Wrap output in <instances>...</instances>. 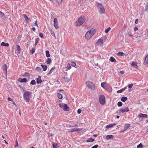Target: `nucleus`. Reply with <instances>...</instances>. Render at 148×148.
<instances>
[{
  "instance_id": "obj_1",
  "label": "nucleus",
  "mask_w": 148,
  "mask_h": 148,
  "mask_svg": "<svg viewBox=\"0 0 148 148\" xmlns=\"http://www.w3.org/2000/svg\"><path fill=\"white\" fill-rule=\"evenodd\" d=\"M25 91L23 95V97L25 100L27 102H29L30 99V95L32 92L28 91Z\"/></svg>"
},
{
  "instance_id": "obj_2",
  "label": "nucleus",
  "mask_w": 148,
  "mask_h": 148,
  "mask_svg": "<svg viewBox=\"0 0 148 148\" xmlns=\"http://www.w3.org/2000/svg\"><path fill=\"white\" fill-rule=\"evenodd\" d=\"M86 19L84 16H82L80 17L76 22L75 24L77 26H80L82 25L85 21Z\"/></svg>"
},
{
  "instance_id": "obj_3",
  "label": "nucleus",
  "mask_w": 148,
  "mask_h": 148,
  "mask_svg": "<svg viewBox=\"0 0 148 148\" xmlns=\"http://www.w3.org/2000/svg\"><path fill=\"white\" fill-rule=\"evenodd\" d=\"M95 32V31L94 30H93L92 29L89 31L87 32L85 35V38L87 39H89L92 37Z\"/></svg>"
},
{
  "instance_id": "obj_4",
  "label": "nucleus",
  "mask_w": 148,
  "mask_h": 148,
  "mask_svg": "<svg viewBox=\"0 0 148 148\" xmlns=\"http://www.w3.org/2000/svg\"><path fill=\"white\" fill-rule=\"evenodd\" d=\"M98 6V10L100 14H103L105 12V9L102 4L101 3H97Z\"/></svg>"
},
{
  "instance_id": "obj_5",
  "label": "nucleus",
  "mask_w": 148,
  "mask_h": 148,
  "mask_svg": "<svg viewBox=\"0 0 148 148\" xmlns=\"http://www.w3.org/2000/svg\"><path fill=\"white\" fill-rule=\"evenodd\" d=\"M86 85L90 89L94 90L95 89V86L93 82L90 81L86 82Z\"/></svg>"
},
{
  "instance_id": "obj_6",
  "label": "nucleus",
  "mask_w": 148,
  "mask_h": 148,
  "mask_svg": "<svg viewBox=\"0 0 148 148\" xmlns=\"http://www.w3.org/2000/svg\"><path fill=\"white\" fill-rule=\"evenodd\" d=\"M59 106L64 111H68L70 110L69 107L67 106V105L66 104H63V103H60Z\"/></svg>"
},
{
  "instance_id": "obj_7",
  "label": "nucleus",
  "mask_w": 148,
  "mask_h": 148,
  "mask_svg": "<svg viewBox=\"0 0 148 148\" xmlns=\"http://www.w3.org/2000/svg\"><path fill=\"white\" fill-rule=\"evenodd\" d=\"M100 103L102 105L104 104L105 102V98L104 95H100L99 96Z\"/></svg>"
},
{
  "instance_id": "obj_8",
  "label": "nucleus",
  "mask_w": 148,
  "mask_h": 148,
  "mask_svg": "<svg viewBox=\"0 0 148 148\" xmlns=\"http://www.w3.org/2000/svg\"><path fill=\"white\" fill-rule=\"evenodd\" d=\"M53 25L56 29L59 28V26L58 23V20L56 18H55L53 20Z\"/></svg>"
},
{
  "instance_id": "obj_9",
  "label": "nucleus",
  "mask_w": 148,
  "mask_h": 148,
  "mask_svg": "<svg viewBox=\"0 0 148 148\" xmlns=\"http://www.w3.org/2000/svg\"><path fill=\"white\" fill-rule=\"evenodd\" d=\"M122 113H123L124 112H127L129 111V110L128 107H125L123 108H121Z\"/></svg>"
},
{
  "instance_id": "obj_10",
  "label": "nucleus",
  "mask_w": 148,
  "mask_h": 148,
  "mask_svg": "<svg viewBox=\"0 0 148 148\" xmlns=\"http://www.w3.org/2000/svg\"><path fill=\"white\" fill-rule=\"evenodd\" d=\"M106 86L104 89L109 92H111L112 90V88L108 84L106 85Z\"/></svg>"
},
{
  "instance_id": "obj_11",
  "label": "nucleus",
  "mask_w": 148,
  "mask_h": 148,
  "mask_svg": "<svg viewBox=\"0 0 148 148\" xmlns=\"http://www.w3.org/2000/svg\"><path fill=\"white\" fill-rule=\"evenodd\" d=\"M138 116L140 118H147L148 116L146 114H143L142 113H140L138 115Z\"/></svg>"
},
{
  "instance_id": "obj_12",
  "label": "nucleus",
  "mask_w": 148,
  "mask_h": 148,
  "mask_svg": "<svg viewBox=\"0 0 148 148\" xmlns=\"http://www.w3.org/2000/svg\"><path fill=\"white\" fill-rule=\"evenodd\" d=\"M18 81L21 83H25L27 82V79L25 78H19Z\"/></svg>"
},
{
  "instance_id": "obj_13",
  "label": "nucleus",
  "mask_w": 148,
  "mask_h": 148,
  "mask_svg": "<svg viewBox=\"0 0 148 148\" xmlns=\"http://www.w3.org/2000/svg\"><path fill=\"white\" fill-rule=\"evenodd\" d=\"M81 130V129L80 128H73L70 129V131H69V132H70L71 133H72L75 132L80 131Z\"/></svg>"
},
{
  "instance_id": "obj_14",
  "label": "nucleus",
  "mask_w": 148,
  "mask_h": 148,
  "mask_svg": "<svg viewBox=\"0 0 148 148\" xmlns=\"http://www.w3.org/2000/svg\"><path fill=\"white\" fill-rule=\"evenodd\" d=\"M113 138L114 136L111 135H108L106 137V138L107 140L113 139Z\"/></svg>"
},
{
  "instance_id": "obj_15",
  "label": "nucleus",
  "mask_w": 148,
  "mask_h": 148,
  "mask_svg": "<svg viewBox=\"0 0 148 148\" xmlns=\"http://www.w3.org/2000/svg\"><path fill=\"white\" fill-rule=\"evenodd\" d=\"M130 126V124H126L124 126V130L122 131L124 132L127 129L129 128Z\"/></svg>"
},
{
  "instance_id": "obj_16",
  "label": "nucleus",
  "mask_w": 148,
  "mask_h": 148,
  "mask_svg": "<svg viewBox=\"0 0 148 148\" xmlns=\"http://www.w3.org/2000/svg\"><path fill=\"white\" fill-rule=\"evenodd\" d=\"M116 125L115 123H113L112 124H110L106 125V128L108 129L109 128H111L113 126H115Z\"/></svg>"
},
{
  "instance_id": "obj_17",
  "label": "nucleus",
  "mask_w": 148,
  "mask_h": 148,
  "mask_svg": "<svg viewBox=\"0 0 148 148\" xmlns=\"http://www.w3.org/2000/svg\"><path fill=\"white\" fill-rule=\"evenodd\" d=\"M3 70L4 71H5V74L6 75H7V67L6 64H4L3 65Z\"/></svg>"
},
{
  "instance_id": "obj_18",
  "label": "nucleus",
  "mask_w": 148,
  "mask_h": 148,
  "mask_svg": "<svg viewBox=\"0 0 148 148\" xmlns=\"http://www.w3.org/2000/svg\"><path fill=\"white\" fill-rule=\"evenodd\" d=\"M127 88V86L121 89L120 90H118L117 91V93H121L123 92Z\"/></svg>"
},
{
  "instance_id": "obj_19",
  "label": "nucleus",
  "mask_w": 148,
  "mask_h": 148,
  "mask_svg": "<svg viewBox=\"0 0 148 148\" xmlns=\"http://www.w3.org/2000/svg\"><path fill=\"white\" fill-rule=\"evenodd\" d=\"M37 80V83L38 84L41 83L42 82V80L41 79V77L40 76H38V78L36 79Z\"/></svg>"
},
{
  "instance_id": "obj_20",
  "label": "nucleus",
  "mask_w": 148,
  "mask_h": 148,
  "mask_svg": "<svg viewBox=\"0 0 148 148\" xmlns=\"http://www.w3.org/2000/svg\"><path fill=\"white\" fill-rule=\"evenodd\" d=\"M131 66L134 68H136L138 67L137 62H133L131 64Z\"/></svg>"
},
{
  "instance_id": "obj_21",
  "label": "nucleus",
  "mask_w": 148,
  "mask_h": 148,
  "mask_svg": "<svg viewBox=\"0 0 148 148\" xmlns=\"http://www.w3.org/2000/svg\"><path fill=\"white\" fill-rule=\"evenodd\" d=\"M55 69V67H54L53 68H52L50 70L49 72L47 73V75L49 76L50 74H51L52 72Z\"/></svg>"
},
{
  "instance_id": "obj_22",
  "label": "nucleus",
  "mask_w": 148,
  "mask_h": 148,
  "mask_svg": "<svg viewBox=\"0 0 148 148\" xmlns=\"http://www.w3.org/2000/svg\"><path fill=\"white\" fill-rule=\"evenodd\" d=\"M1 45L3 46L8 47L9 44L8 43H5L4 42H3L1 43Z\"/></svg>"
},
{
  "instance_id": "obj_23",
  "label": "nucleus",
  "mask_w": 148,
  "mask_h": 148,
  "mask_svg": "<svg viewBox=\"0 0 148 148\" xmlns=\"http://www.w3.org/2000/svg\"><path fill=\"white\" fill-rule=\"evenodd\" d=\"M128 99L127 97H122L121 99V101L123 102H124L127 100Z\"/></svg>"
},
{
  "instance_id": "obj_24",
  "label": "nucleus",
  "mask_w": 148,
  "mask_h": 148,
  "mask_svg": "<svg viewBox=\"0 0 148 148\" xmlns=\"http://www.w3.org/2000/svg\"><path fill=\"white\" fill-rule=\"evenodd\" d=\"M52 145L53 146V148H58V144L56 143H52Z\"/></svg>"
},
{
  "instance_id": "obj_25",
  "label": "nucleus",
  "mask_w": 148,
  "mask_h": 148,
  "mask_svg": "<svg viewBox=\"0 0 148 148\" xmlns=\"http://www.w3.org/2000/svg\"><path fill=\"white\" fill-rule=\"evenodd\" d=\"M41 66L43 69V71H45L47 70V65L42 64Z\"/></svg>"
},
{
  "instance_id": "obj_26",
  "label": "nucleus",
  "mask_w": 148,
  "mask_h": 148,
  "mask_svg": "<svg viewBox=\"0 0 148 148\" xmlns=\"http://www.w3.org/2000/svg\"><path fill=\"white\" fill-rule=\"evenodd\" d=\"M49 31L51 35L53 36L55 38H56V36L54 31L51 29H50Z\"/></svg>"
},
{
  "instance_id": "obj_27",
  "label": "nucleus",
  "mask_w": 148,
  "mask_h": 148,
  "mask_svg": "<svg viewBox=\"0 0 148 148\" xmlns=\"http://www.w3.org/2000/svg\"><path fill=\"white\" fill-rule=\"evenodd\" d=\"M103 40L101 38L97 42V43L98 44L99 43L100 45H101V44H102V43H103Z\"/></svg>"
},
{
  "instance_id": "obj_28",
  "label": "nucleus",
  "mask_w": 148,
  "mask_h": 148,
  "mask_svg": "<svg viewBox=\"0 0 148 148\" xmlns=\"http://www.w3.org/2000/svg\"><path fill=\"white\" fill-rule=\"evenodd\" d=\"M95 140V139L92 138H88L86 140V142H93Z\"/></svg>"
},
{
  "instance_id": "obj_29",
  "label": "nucleus",
  "mask_w": 148,
  "mask_h": 148,
  "mask_svg": "<svg viewBox=\"0 0 148 148\" xmlns=\"http://www.w3.org/2000/svg\"><path fill=\"white\" fill-rule=\"evenodd\" d=\"M106 84L107 83L106 82H102L101 84V86L104 89L106 86H105Z\"/></svg>"
},
{
  "instance_id": "obj_30",
  "label": "nucleus",
  "mask_w": 148,
  "mask_h": 148,
  "mask_svg": "<svg viewBox=\"0 0 148 148\" xmlns=\"http://www.w3.org/2000/svg\"><path fill=\"white\" fill-rule=\"evenodd\" d=\"M109 60L112 62H116V59L113 57L112 56H111L110 57Z\"/></svg>"
},
{
  "instance_id": "obj_31",
  "label": "nucleus",
  "mask_w": 148,
  "mask_h": 148,
  "mask_svg": "<svg viewBox=\"0 0 148 148\" xmlns=\"http://www.w3.org/2000/svg\"><path fill=\"white\" fill-rule=\"evenodd\" d=\"M46 56L47 58H49L50 56V55L49 54V51L48 50H47L45 51Z\"/></svg>"
},
{
  "instance_id": "obj_32",
  "label": "nucleus",
  "mask_w": 148,
  "mask_h": 148,
  "mask_svg": "<svg viewBox=\"0 0 148 148\" xmlns=\"http://www.w3.org/2000/svg\"><path fill=\"white\" fill-rule=\"evenodd\" d=\"M17 53H19L21 52V48L19 45H17Z\"/></svg>"
},
{
  "instance_id": "obj_33",
  "label": "nucleus",
  "mask_w": 148,
  "mask_h": 148,
  "mask_svg": "<svg viewBox=\"0 0 148 148\" xmlns=\"http://www.w3.org/2000/svg\"><path fill=\"white\" fill-rule=\"evenodd\" d=\"M51 60L50 58H48L46 61L47 63L48 64H50L51 62Z\"/></svg>"
},
{
  "instance_id": "obj_34",
  "label": "nucleus",
  "mask_w": 148,
  "mask_h": 148,
  "mask_svg": "<svg viewBox=\"0 0 148 148\" xmlns=\"http://www.w3.org/2000/svg\"><path fill=\"white\" fill-rule=\"evenodd\" d=\"M144 63L145 64H147L148 63V55H147L146 57Z\"/></svg>"
},
{
  "instance_id": "obj_35",
  "label": "nucleus",
  "mask_w": 148,
  "mask_h": 148,
  "mask_svg": "<svg viewBox=\"0 0 148 148\" xmlns=\"http://www.w3.org/2000/svg\"><path fill=\"white\" fill-rule=\"evenodd\" d=\"M23 76L29 78L30 77L29 74V73L25 72Z\"/></svg>"
},
{
  "instance_id": "obj_36",
  "label": "nucleus",
  "mask_w": 148,
  "mask_h": 148,
  "mask_svg": "<svg viewBox=\"0 0 148 148\" xmlns=\"http://www.w3.org/2000/svg\"><path fill=\"white\" fill-rule=\"evenodd\" d=\"M57 97L60 99H61L63 97L62 95L59 93H57Z\"/></svg>"
},
{
  "instance_id": "obj_37",
  "label": "nucleus",
  "mask_w": 148,
  "mask_h": 148,
  "mask_svg": "<svg viewBox=\"0 0 148 148\" xmlns=\"http://www.w3.org/2000/svg\"><path fill=\"white\" fill-rule=\"evenodd\" d=\"M63 79L65 82H69V79L67 77H64L63 78Z\"/></svg>"
},
{
  "instance_id": "obj_38",
  "label": "nucleus",
  "mask_w": 148,
  "mask_h": 148,
  "mask_svg": "<svg viewBox=\"0 0 148 148\" xmlns=\"http://www.w3.org/2000/svg\"><path fill=\"white\" fill-rule=\"evenodd\" d=\"M123 53L122 52H119L117 53V55L118 56H123Z\"/></svg>"
},
{
  "instance_id": "obj_39",
  "label": "nucleus",
  "mask_w": 148,
  "mask_h": 148,
  "mask_svg": "<svg viewBox=\"0 0 148 148\" xmlns=\"http://www.w3.org/2000/svg\"><path fill=\"white\" fill-rule=\"evenodd\" d=\"M39 40V38H36L35 40V43L34 45V46H36L38 43V41Z\"/></svg>"
},
{
  "instance_id": "obj_40",
  "label": "nucleus",
  "mask_w": 148,
  "mask_h": 148,
  "mask_svg": "<svg viewBox=\"0 0 148 148\" xmlns=\"http://www.w3.org/2000/svg\"><path fill=\"white\" fill-rule=\"evenodd\" d=\"M36 84V81L34 79L32 80L30 82V84H31V85H35Z\"/></svg>"
},
{
  "instance_id": "obj_41",
  "label": "nucleus",
  "mask_w": 148,
  "mask_h": 148,
  "mask_svg": "<svg viewBox=\"0 0 148 148\" xmlns=\"http://www.w3.org/2000/svg\"><path fill=\"white\" fill-rule=\"evenodd\" d=\"M36 70L38 72H40L41 71V68L39 67H36Z\"/></svg>"
},
{
  "instance_id": "obj_42",
  "label": "nucleus",
  "mask_w": 148,
  "mask_h": 148,
  "mask_svg": "<svg viewBox=\"0 0 148 148\" xmlns=\"http://www.w3.org/2000/svg\"><path fill=\"white\" fill-rule=\"evenodd\" d=\"M143 145L141 143H140L137 146V148H143Z\"/></svg>"
},
{
  "instance_id": "obj_43",
  "label": "nucleus",
  "mask_w": 148,
  "mask_h": 148,
  "mask_svg": "<svg viewBox=\"0 0 148 148\" xmlns=\"http://www.w3.org/2000/svg\"><path fill=\"white\" fill-rule=\"evenodd\" d=\"M123 105V103L121 101H119L117 103V105L119 107H121Z\"/></svg>"
},
{
  "instance_id": "obj_44",
  "label": "nucleus",
  "mask_w": 148,
  "mask_h": 148,
  "mask_svg": "<svg viewBox=\"0 0 148 148\" xmlns=\"http://www.w3.org/2000/svg\"><path fill=\"white\" fill-rule=\"evenodd\" d=\"M71 65L73 67H75L76 65V63L74 62H71Z\"/></svg>"
},
{
  "instance_id": "obj_45",
  "label": "nucleus",
  "mask_w": 148,
  "mask_h": 148,
  "mask_svg": "<svg viewBox=\"0 0 148 148\" xmlns=\"http://www.w3.org/2000/svg\"><path fill=\"white\" fill-rule=\"evenodd\" d=\"M23 16L26 21H27L29 20L28 17L26 15L24 14H23Z\"/></svg>"
},
{
  "instance_id": "obj_46",
  "label": "nucleus",
  "mask_w": 148,
  "mask_h": 148,
  "mask_svg": "<svg viewBox=\"0 0 148 148\" xmlns=\"http://www.w3.org/2000/svg\"><path fill=\"white\" fill-rule=\"evenodd\" d=\"M121 113H122L121 111V108L119 110H117L116 112V114H120Z\"/></svg>"
},
{
  "instance_id": "obj_47",
  "label": "nucleus",
  "mask_w": 148,
  "mask_h": 148,
  "mask_svg": "<svg viewBox=\"0 0 148 148\" xmlns=\"http://www.w3.org/2000/svg\"><path fill=\"white\" fill-rule=\"evenodd\" d=\"M121 113H122L121 111V108L119 110H117L116 112V114H120Z\"/></svg>"
},
{
  "instance_id": "obj_48",
  "label": "nucleus",
  "mask_w": 148,
  "mask_h": 148,
  "mask_svg": "<svg viewBox=\"0 0 148 148\" xmlns=\"http://www.w3.org/2000/svg\"><path fill=\"white\" fill-rule=\"evenodd\" d=\"M111 28L110 27H108L106 29L105 32L106 33H108L110 30Z\"/></svg>"
},
{
  "instance_id": "obj_49",
  "label": "nucleus",
  "mask_w": 148,
  "mask_h": 148,
  "mask_svg": "<svg viewBox=\"0 0 148 148\" xmlns=\"http://www.w3.org/2000/svg\"><path fill=\"white\" fill-rule=\"evenodd\" d=\"M67 66L66 68L68 69H70L71 68V65L69 64H67Z\"/></svg>"
},
{
  "instance_id": "obj_50",
  "label": "nucleus",
  "mask_w": 148,
  "mask_h": 148,
  "mask_svg": "<svg viewBox=\"0 0 148 148\" xmlns=\"http://www.w3.org/2000/svg\"><path fill=\"white\" fill-rule=\"evenodd\" d=\"M62 0H57V3L58 4H60L62 3Z\"/></svg>"
},
{
  "instance_id": "obj_51",
  "label": "nucleus",
  "mask_w": 148,
  "mask_h": 148,
  "mask_svg": "<svg viewBox=\"0 0 148 148\" xmlns=\"http://www.w3.org/2000/svg\"><path fill=\"white\" fill-rule=\"evenodd\" d=\"M35 49L34 48H32L31 50V52L32 54H33L35 52Z\"/></svg>"
},
{
  "instance_id": "obj_52",
  "label": "nucleus",
  "mask_w": 148,
  "mask_h": 148,
  "mask_svg": "<svg viewBox=\"0 0 148 148\" xmlns=\"http://www.w3.org/2000/svg\"><path fill=\"white\" fill-rule=\"evenodd\" d=\"M0 16L1 17H3V16H4L5 15L2 12H1L0 11Z\"/></svg>"
},
{
  "instance_id": "obj_53",
  "label": "nucleus",
  "mask_w": 148,
  "mask_h": 148,
  "mask_svg": "<svg viewBox=\"0 0 148 148\" xmlns=\"http://www.w3.org/2000/svg\"><path fill=\"white\" fill-rule=\"evenodd\" d=\"M39 36L40 37L42 38H44V36L42 33H40L39 34Z\"/></svg>"
},
{
  "instance_id": "obj_54",
  "label": "nucleus",
  "mask_w": 148,
  "mask_h": 148,
  "mask_svg": "<svg viewBox=\"0 0 148 148\" xmlns=\"http://www.w3.org/2000/svg\"><path fill=\"white\" fill-rule=\"evenodd\" d=\"M133 86V84H131L128 85L127 86L129 88H132V86Z\"/></svg>"
},
{
  "instance_id": "obj_55",
  "label": "nucleus",
  "mask_w": 148,
  "mask_h": 148,
  "mask_svg": "<svg viewBox=\"0 0 148 148\" xmlns=\"http://www.w3.org/2000/svg\"><path fill=\"white\" fill-rule=\"evenodd\" d=\"M81 111L82 110L80 109H79L77 110V113L78 114H79L81 113Z\"/></svg>"
},
{
  "instance_id": "obj_56",
  "label": "nucleus",
  "mask_w": 148,
  "mask_h": 148,
  "mask_svg": "<svg viewBox=\"0 0 148 148\" xmlns=\"http://www.w3.org/2000/svg\"><path fill=\"white\" fill-rule=\"evenodd\" d=\"M99 145H96L93 147H92L91 148H97L98 147Z\"/></svg>"
},
{
  "instance_id": "obj_57",
  "label": "nucleus",
  "mask_w": 148,
  "mask_h": 148,
  "mask_svg": "<svg viewBox=\"0 0 148 148\" xmlns=\"http://www.w3.org/2000/svg\"><path fill=\"white\" fill-rule=\"evenodd\" d=\"M138 27L136 26L134 27V31H136L138 30Z\"/></svg>"
},
{
  "instance_id": "obj_58",
  "label": "nucleus",
  "mask_w": 148,
  "mask_h": 148,
  "mask_svg": "<svg viewBox=\"0 0 148 148\" xmlns=\"http://www.w3.org/2000/svg\"><path fill=\"white\" fill-rule=\"evenodd\" d=\"M138 21V18L136 19L135 21V23L136 24H137Z\"/></svg>"
},
{
  "instance_id": "obj_59",
  "label": "nucleus",
  "mask_w": 148,
  "mask_h": 148,
  "mask_svg": "<svg viewBox=\"0 0 148 148\" xmlns=\"http://www.w3.org/2000/svg\"><path fill=\"white\" fill-rule=\"evenodd\" d=\"M16 145H15V147H18V142H17V140H16Z\"/></svg>"
},
{
  "instance_id": "obj_60",
  "label": "nucleus",
  "mask_w": 148,
  "mask_h": 148,
  "mask_svg": "<svg viewBox=\"0 0 148 148\" xmlns=\"http://www.w3.org/2000/svg\"><path fill=\"white\" fill-rule=\"evenodd\" d=\"M145 11H148V6L146 5V8L145 9Z\"/></svg>"
},
{
  "instance_id": "obj_61",
  "label": "nucleus",
  "mask_w": 148,
  "mask_h": 148,
  "mask_svg": "<svg viewBox=\"0 0 148 148\" xmlns=\"http://www.w3.org/2000/svg\"><path fill=\"white\" fill-rule=\"evenodd\" d=\"M8 100L9 101H12V99H11V98H10V97H8Z\"/></svg>"
},
{
  "instance_id": "obj_62",
  "label": "nucleus",
  "mask_w": 148,
  "mask_h": 148,
  "mask_svg": "<svg viewBox=\"0 0 148 148\" xmlns=\"http://www.w3.org/2000/svg\"><path fill=\"white\" fill-rule=\"evenodd\" d=\"M35 24L36 26L38 27V25L37 24V20H36L35 21Z\"/></svg>"
},
{
  "instance_id": "obj_63",
  "label": "nucleus",
  "mask_w": 148,
  "mask_h": 148,
  "mask_svg": "<svg viewBox=\"0 0 148 148\" xmlns=\"http://www.w3.org/2000/svg\"><path fill=\"white\" fill-rule=\"evenodd\" d=\"M120 73H121L122 74H123L124 73H125V72L124 71H121V72H120Z\"/></svg>"
},
{
  "instance_id": "obj_64",
  "label": "nucleus",
  "mask_w": 148,
  "mask_h": 148,
  "mask_svg": "<svg viewBox=\"0 0 148 148\" xmlns=\"http://www.w3.org/2000/svg\"><path fill=\"white\" fill-rule=\"evenodd\" d=\"M32 29L34 32L35 31L36 29L34 27H32Z\"/></svg>"
}]
</instances>
